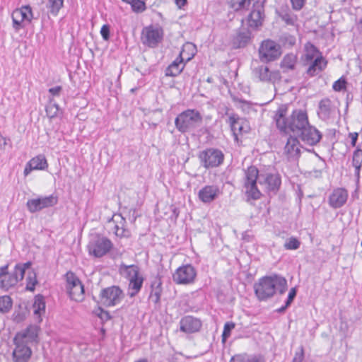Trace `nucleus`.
<instances>
[{"label": "nucleus", "instance_id": "nucleus-1", "mask_svg": "<svg viewBox=\"0 0 362 362\" xmlns=\"http://www.w3.org/2000/svg\"><path fill=\"white\" fill-rule=\"evenodd\" d=\"M286 112L287 108L285 106H281L276 110L274 117L276 127L281 132H293L298 136L309 123L307 112L296 109L288 117H286Z\"/></svg>", "mask_w": 362, "mask_h": 362}, {"label": "nucleus", "instance_id": "nucleus-2", "mask_svg": "<svg viewBox=\"0 0 362 362\" xmlns=\"http://www.w3.org/2000/svg\"><path fill=\"white\" fill-rule=\"evenodd\" d=\"M254 289L259 300H267L276 292L284 294L287 289V281L282 276L276 274L265 276L255 284Z\"/></svg>", "mask_w": 362, "mask_h": 362}, {"label": "nucleus", "instance_id": "nucleus-3", "mask_svg": "<svg viewBox=\"0 0 362 362\" xmlns=\"http://www.w3.org/2000/svg\"><path fill=\"white\" fill-rule=\"evenodd\" d=\"M203 122L201 113L196 109H187L175 119L176 129L182 134L194 132Z\"/></svg>", "mask_w": 362, "mask_h": 362}, {"label": "nucleus", "instance_id": "nucleus-4", "mask_svg": "<svg viewBox=\"0 0 362 362\" xmlns=\"http://www.w3.org/2000/svg\"><path fill=\"white\" fill-rule=\"evenodd\" d=\"M265 0H256L253 5L247 10L249 13L241 20V23L254 31H257L262 27L265 20L264 12Z\"/></svg>", "mask_w": 362, "mask_h": 362}, {"label": "nucleus", "instance_id": "nucleus-5", "mask_svg": "<svg viewBox=\"0 0 362 362\" xmlns=\"http://www.w3.org/2000/svg\"><path fill=\"white\" fill-rule=\"evenodd\" d=\"M224 153L216 148H207L198 154L200 165L205 169L215 168L223 164Z\"/></svg>", "mask_w": 362, "mask_h": 362}, {"label": "nucleus", "instance_id": "nucleus-6", "mask_svg": "<svg viewBox=\"0 0 362 362\" xmlns=\"http://www.w3.org/2000/svg\"><path fill=\"white\" fill-rule=\"evenodd\" d=\"M124 297L123 291L118 286H111L100 291V303L105 307L118 305Z\"/></svg>", "mask_w": 362, "mask_h": 362}, {"label": "nucleus", "instance_id": "nucleus-7", "mask_svg": "<svg viewBox=\"0 0 362 362\" xmlns=\"http://www.w3.org/2000/svg\"><path fill=\"white\" fill-rule=\"evenodd\" d=\"M33 18L32 8L29 5L15 9L11 14L13 28L16 32L24 28Z\"/></svg>", "mask_w": 362, "mask_h": 362}, {"label": "nucleus", "instance_id": "nucleus-8", "mask_svg": "<svg viewBox=\"0 0 362 362\" xmlns=\"http://www.w3.org/2000/svg\"><path fill=\"white\" fill-rule=\"evenodd\" d=\"M281 54V46L272 40H264L259 48V59L264 62L274 61Z\"/></svg>", "mask_w": 362, "mask_h": 362}, {"label": "nucleus", "instance_id": "nucleus-9", "mask_svg": "<svg viewBox=\"0 0 362 362\" xmlns=\"http://www.w3.org/2000/svg\"><path fill=\"white\" fill-rule=\"evenodd\" d=\"M113 247L112 241L106 237L96 235L89 243V252L95 257H102Z\"/></svg>", "mask_w": 362, "mask_h": 362}, {"label": "nucleus", "instance_id": "nucleus-10", "mask_svg": "<svg viewBox=\"0 0 362 362\" xmlns=\"http://www.w3.org/2000/svg\"><path fill=\"white\" fill-rule=\"evenodd\" d=\"M21 335L13 337V342L15 347L12 352L13 362H29L33 355L31 348L28 343L21 341Z\"/></svg>", "mask_w": 362, "mask_h": 362}, {"label": "nucleus", "instance_id": "nucleus-11", "mask_svg": "<svg viewBox=\"0 0 362 362\" xmlns=\"http://www.w3.org/2000/svg\"><path fill=\"white\" fill-rule=\"evenodd\" d=\"M58 202V198L54 194L28 199L26 206L30 213L38 212L44 209L54 206Z\"/></svg>", "mask_w": 362, "mask_h": 362}, {"label": "nucleus", "instance_id": "nucleus-12", "mask_svg": "<svg viewBox=\"0 0 362 362\" xmlns=\"http://www.w3.org/2000/svg\"><path fill=\"white\" fill-rule=\"evenodd\" d=\"M197 271L192 264L178 267L173 275V281L177 284H189L194 282Z\"/></svg>", "mask_w": 362, "mask_h": 362}, {"label": "nucleus", "instance_id": "nucleus-13", "mask_svg": "<svg viewBox=\"0 0 362 362\" xmlns=\"http://www.w3.org/2000/svg\"><path fill=\"white\" fill-rule=\"evenodd\" d=\"M163 31L161 28L149 26L142 31L141 40L144 45L149 47H156L162 41Z\"/></svg>", "mask_w": 362, "mask_h": 362}, {"label": "nucleus", "instance_id": "nucleus-14", "mask_svg": "<svg viewBox=\"0 0 362 362\" xmlns=\"http://www.w3.org/2000/svg\"><path fill=\"white\" fill-rule=\"evenodd\" d=\"M301 141L309 146L317 144L322 137V133L310 123L298 134Z\"/></svg>", "mask_w": 362, "mask_h": 362}, {"label": "nucleus", "instance_id": "nucleus-15", "mask_svg": "<svg viewBox=\"0 0 362 362\" xmlns=\"http://www.w3.org/2000/svg\"><path fill=\"white\" fill-rule=\"evenodd\" d=\"M226 115L228 116L227 122L228 123L230 130L233 132V135L235 139H238V136L239 134L247 132V129H245V128L247 127L246 120L240 117L239 115L235 113L229 114L227 112Z\"/></svg>", "mask_w": 362, "mask_h": 362}, {"label": "nucleus", "instance_id": "nucleus-16", "mask_svg": "<svg viewBox=\"0 0 362 362\" xmlns=\"http://www.w3.org/2000/svg\"><path fill=\"white\" fill-rule=\"evenodd\" d=\"M262 180H263L266 189L269 193L276 194L279 190L281 184V177L279 173L260 174V184L262 183Z\"/></svg>", "mask_w": 362, "mask_h": 362}, {"label": "nucleus", "instance_id": "nucleus-17", "mask_svg": "<svg viewBox=\"0 0 362 362\" xmlns=\"http://www.w3.org/2000/svg\"><path fill=\"white\" fill-rule=\"evenodd\" d=\"M221 194L222 190L220 187L218 185H211L202 187L199 191L198 197L203 203L209 204L218 199Z\"/></svg>", "mask_w": 362, "mask_h": 362}, {"label": "nucleus", "instance_id": "nucleus-18", "mask_svg": "<svg viewBox=\"0 0 362 362\" xmlns=\"http://www.w3.org/2000/svg\"><path fill=\"white\" fill-rule=\"evenodd\" d=\"M252 30L247 28H240L232 39V45L235 49L245 47L252 40Z\"/></svg>", "mask_w": 362, "mask_h": 362}, {"label": "nucleus", "instance_id": "nucleus-19", "mask_svg": "<svg viewBox=\"0 0 362 362\" xmlns=\"http://www.w3.org/2000/svg\"><path fill=\"white\" fill-rule=\"evenodd\" d=\"M202 326L201 320L191 315L185 316L180 321V331L187 334L199 332Z\"/></svg>", "mask_w": 362, "mask_h": 362}, {"label": "nucleus", "instance_id": "nucleus-20", "mask_svg": "<svg viewBox=\"0 0 362 362\" xmlns=\"http://www.w3.org/2000/svg\"><path fill=\"white\" fill-rule=\"evenodd\" d=\"M252 74L262 82H273L280 77L279 71H270L269 67L264 64L254 67Z\"/></svg>", "mask_w": 362, "mask_h": 362}, {"label": "nucleus", "instance_id": "nucleus-21", "mask_svg": "<svg viewBox=\"0 0 362 362\" xmlns=\"http://www.w3.org/2000/svg\"><path fill=\"white\" fill-rule=\"evenodd\" d=\"M300 144L296 136H290L284 147V153L288 160H298L300 156Z\"/></svg>", "mask_w": 362, "mask_h": 362}, {"label": "nucleus", "instance_id": "nucleus-22", "mask_svg": "<svg viewBox=\"0 0 362 362\" xmlns=\"http://www.w3.org/2000/svg\"><path fill=\"white\" fill-rule=\"evenodd\" d=\"M348 196V192L344 188H336L329 194L328 203L332 208L339 209L346 204Z\"/></svg>", "mask_w": 362, "mask_h": 362}, {"label": "nucleus", "instance_id": "nucleus-23", "mask_svg": "<svg viewBox=\"0 0 362 362\" xmlns=\"http://www.w3.org/2000/svg\"><path fill=\"white\" fill-rule=\"evenodd\" d=\"M112 221L114 223V233L117 237L129 238L131 235L130 230L126 227V219L121 214H115Z\"/></svg>", "mask_w": 362, "mask_h": 362}, {"label": "nucleus", "instance_id": "nucleus-24", "mask_svg": "<svg viewBox=\"0 0 362 362\" xmlns=\"http://www.w3.org/2000/svg\"><path fill=\"white\" fill-rule=\"evenodd\" d=\"M308 65V67L306 70V74L309 77H314L321 73L327 65V61L322 55L317 56L315 59L311 61Z\"/></svg>", "mask_w": 362, "mask_h": 362}, {"label": "nucleus", "instance_id": "nucleus-25", "mask_svg": "<svg viewBox=\"0 0 362 362\" xmlns=\"http://www.w3.org/2000/svg\"><path fill=\"white\" fill-rule=\"evenodd\" d=\"M332 101L328 98H324L319 103L317 110L318 117L324 121L329 119L334 113Z\"/></svg>", "mask_w": 362, "mask_h": 362}, {"label": "nucleus", "instance_id": "nucleus-26", "mask_svg": "<svg viewBox=\"0 0 362 362\" xmlns=\"http://www.w3.org/2000/svg\"><path fill=\"white\" fill-rule=\"evenodd\" d=\"M322 53L320 50L310 42H308L304 46V53L301 56L303 65H308L311 61L314 60L317 56H320Z\"/></svg>", "mask_w": 362, "mask_h": 362}, {"label": "nucleus", "instance_id": "nucleus-27", "mask_svg": "<svg viewBox=\"0 0 362 362\" xmlns=\"http://www.w3.org/2000/svg\"><path fill=\"white\" fill-rule=\"evenodd\" d=\"M184 49L180 52V55L173 61L166 69L165 75L168 76H177L183 70L185 64H183V59L182 57Z\"/></svg>", "mask_w": 362, "mask_h": 362}, {"label": "nucleus", "instance_id": "nucleus-28", "mask_svg": "<svg viewBox=\"0 0 362 362\" xmlns=\"http://www.w3.org/2000/svg\"><path fill=\"white\" fill-rule=\"evenodd\" d=\"M45 298L41 294H37L34 298V303L33 304V313L36 317L38 322H42V315L45 313Z\"/></svg>", "mask_w": 362, "mask_h": 362}, {"label": "nucleus", "instance_id": "nucleus-29", "mask_svg": "<svg viewBox=\"0 0 362 362\" xmlns=\"http://www.w3.org/2000/svg\"><path fill=\"white\" fill-rule=\"evenodd\" d=\"M162 282L160 279H156L151 283V291L149 295V300L153 302L156 306L159 307L160 304V296L162 293Z\"/></svg>", "mask_w": 362, "mask_h": 362}, {"label": "nucleus", "instance_id": "nucleus-30", "mask_svg": "<svg viewBox=\"0 0 362 362\" xmlns=\"http://www.w3.org/2000/svg\"><path fill=\"white\" fill-rule=\"evenodd\" d=\"M129 281V286H128V295L132 298L134 297L136 295H137L139 291H141L143 283L144 281V277L142 275L139 274L136 275V277H133L130 279Z\"/></svg>", "mask_w": 362, "mask_h": 362}, {"label": "nucleus", "instance_id": "nucleus-31", "mask_svg": "<svg viewBox=\"0 0 362 362\" xmlns=\"http://www.w3.org/2000/svg\"><path fill=\"white\" fill-rule=\"evenodd\" d=\"M229 362H266L263 356L260 354H248L246 353L235 354L232 356Z\"/></svg>", "mask_w": 362, "mask_h": 362}, {"label": "nucleus", "instance_id": "nucleus-32", "mask_svg": "<svg viewBox=\"0 0 362 362\" xmlns=\"http://www.w3.org/2000/svg\"><path fill=\"white\" fill-rule=\"evenodd\" d=\"M119 272L124 278L129 280L133 277H136L140 273V269L136 264L127 265L122 263L119 267Z\"/></svg>", "mask_w": 362, "mask_h": 362}, {"label": "nucleus", "instance_id": "nucleus-33", "mask_svg": "<svg viewBox=\"0 0 362 362\" xmlns=\"http://www.w3.org/2000/svg\"><path fill=\"white\" fill-rule=\"evenodd\" d=\"M297 64V56L293 53L286 54L282 59L280 66L284 73L295 69Z\"/></svg>", "mask_w": 362, "mask_h": 362}, {"label": "nucleus", "instance_id": "nucleus-34", "mask_svg": "<svg viewBox=\"0 0 362 362\" xmlns=\"http://www.w3.org/2000/svg\"><path fill=\"white\" fill-rule=\"evenodd\" d=\"M31 266L32 262L30 261L25 263H17L14 267L13 271L10 272V274H12L14 279H16V281L18 283L23 279L25 271L29 269Z\"/></svg>", "mask_w": 362, "mask_h": 362}, {"label": "nucleus", "instance_id": "nucleus-35", "mask_svg": "<svg viewBox=\"0 0 362 362\" xmlns=\"http://www.w3.org/2000/svg\"><path fill=\"white\" fill-rule=\"evenodd\" d=\"M255 1L256 0H229L228 4L235 12H240L248 10Z\"/></svg>", "mask_w": 362, "mask_h": 362}, {"label": "nucleus", "instance_id": "nucleus-36", "mask_svg": "<svg viewBox=\"0 0 362 362\" xmlns=\"http://www.w3.org/2000/svg\"><path fill=\"white\" fill-rule=\"evenodd\" d=\"M21 335L22 337L21 341L28 343V340L35 341L38 335V327L37 326L30 325L25 330L16 334L15 337Z\"/></svg>", "mask_w": 362, "mask_h": 362}, {"label": "nucleus", "instance_id": "nucleus-37", "mask_svg": "<svg viewBox=\"0 0 362 362\" xmlns=\"http://www.w3.org/2000/svg\"><path fill=\"white\" fill-rule=\"evenodd\" d=\"M352 165L355 168V176L358 180L360 178V172L362 165V150L359 148L353 153Z\"/></svg>", "mask_w": 362, "mask_h": 362}, {"label": "nucleus", "instance_id": "nucleus-38", "mask_svg": "<svg viewBox=\"0 0 362 362\" xmlns=\"http://www.w3.org/2000/svg\"><path fill=\"white\" fill-rule=\"evenodd\" d=\"M30 165L35 170H45L48 168V163L45 156L42 154L37 155L29 160Z\"/></svg>", "mask_w": 362, "mask_h": 362}, {"label": "nucleus", "instance_id": "nucleus-39", "mask_svg": "<svg viewBox=\"0 0 362 362\" xmlns=\"http://www.w3.org/2000/svg\"><path fill=\"white\" fill-rule=\"evenodd\" d=\"M70 298L75 301L81 302L84 299V286L83 284L78 285L66 291Z\"/></svg>", "mask_w": 362, "mask_h": 362}, {"label": "nucleus", "instance_id": "nucleus-40", "mask_svg": "<svg viewBox=\"0 0 362 362\" xmlns=\"http://www.w3.org/2000/svg\"><path fill=\"white\" fill-rule=\"evenodd\" d=\"M245 178L244 185L257 183V180H259V170L255 166H250L245 173Z\"/></svg>", "mask_w": 362, "mask_h": 362}, {"label": "nucleus", "instance_id": "nucleus-41", "mask_svg": "<svg viewBox=\"0 0 362 362\" xmlns=\"http://www.w3.org/2000/svg\"><path fill=\"white\" fill-rule=\"evenodd\" d=\"M64 279L66 281V291L75 288L78 285L82 284L79 278L71 271H68L64 274Z\"/></svg>", "mask_w": 362, "mask_h": 362}, {"label": "nucleus", "instance_id": "nucleus-42", "mask_svg": "<svg viewBox=\"0 0 362 362\" xmlns=\"http://www.w3.org/2000/svg\"><path fill=\"white\" fill-rule=\"evenodd\" d=\"M64 0H48L47 8L52 16H57L59 10L63 6Z\"/></svg>", "mask_w": 362, "mask_h": 362}, {"label": "nucleus", "instance_id": "nucleus-43", "mask_svg": "<svg viewBox=\"0 0 362 362\" xmlns=\"http://www.w3.org/2000/svg\"><path fill=\"white\" fill-rule=\"evenodd\" d=\"M18 284L16 279L12 276L10 272H8L6 276L0 280V288L8 291L10 288L16 286Z\"/></svg>", "mask_w": 362, "mask_h": 362}, {"label": "nucleus", "instance_id": "nucleus-44", "mask_svg": "<svg viewBox=\"0 0 362 362\" xmlns=\"http://www.w3.org/2000/svg\"><path fill=\"white\" fill-rule=\"evenodd\" d=\"M38 284V281L37 279V274L32 269L28 272V276L26 277V290L30 291H34L35 289V286Z\"/></svg>", "mask_w": 362, "mask_h": 362}, {"label": "nucleus", "instance_id": "nucleus-45", "mask_svg": "<svg viewBox=\"0 0 362 362\" xmlns=\"http://www.w3.org/2000/svg\"><path fill=\"white\" fill-rule=\"evenodd\" d=\"M279 15L282 21H284L287 25H294L297 20L296 16L288 10H281Z\"/></svg>", "mask_w": 362, "mask_h": 362}, {"label": "nucleus", "instance_id": "nucleus-46", "mask_svg": "<svg viewBox=\"0 0 362 362\" xmlns=\"http://www.w3.org/2000/svg\"><path fill=\"white\" fill-rule=\"evenodd\" d=\"M246 189V194L248 197L257 200L260 198L261 192L257 187V183L244 185Z\"/></svg>", "mask_w": 362, "mask_h": 362}, {"label": "nucleus", "instance_id": "nucleus-47", "mask_svg": "<svg viewBox=\"0 0 362 362\" xmlns=\"http://www.w3.org/2000/svg\"><path fill=\"white\" fill-rule=\"evenodd\" d=\"M13 301L8 296L0 297V312L2 313H8L12 308Z\"/></svg>", "mask_w": 362, "mask_h": 362}, {"label": "nucleus", "instance_id": "nucleus-48", "mask_svg": "<svg viewBox=\"0 0 362 362\" xmlns=\"http://www.w3.org/2000/svg\"><path fill=\"white\" fill-rule=\"evenodd\" d=\"M45 111L47 117L54 118L57 116L60 111V108L59 105L55 103H52V100H50L49 103L46 106Z\"/></svg>", "mask_w": 362, "mask_h": 362}, {"label": "nucleus", "instance_id": "nucleus-49", "mask_svg": "<svg viewBox=\"0 0 362 362\" xmlns=\"http://www.w3.org/2000/svg\"><path fill=\"white\" fill-rule=\"evenodd\" d=\"M300 242L296 238H290L285 243L284 248L289 250H295L300 247Z\"/></svg>", "mask_w": 362, "mask_h": 362}, {"label": "nucleus", "instance_id": "nucleus-50", "mask_svg": "<svg viewBox=\"0 0 362 362\" xmlns=\"http://www.w3.org/2000/svg\"><path fill=\"white\" fill-rule=\"evenodd\" d=\"M132 9L135 13H142L146 9V4L142 0H134L131 4Z\"/></svg>", "mask_w": 362, "mask_h": 362}, {"label": "nucleus", "instance_id": "nucleus-51", "mask_svg": "<svg viewBox=\"0 0 362 362\" xmlns=\"http://www.w3.org/2000/svg\"><path fill=\"white\" fill-rule=\"evenodd\" d=\"M235 327V324L233 322H227L224 325L223 331L222 333L223 340H226L230 336V332Z\"/></svg>", "mask_w": 362, "mask_h": 362}, {"label": "nucleus", "instance_id": "nucleus-52", "mask_svg": "<svg viewBox=\"0 0 362 362\" xmlns=\"http://www.w3.org/2000/svg\"><path fill=\"white\" fill-rule=\"evenodd\" d=\"M347 82L345 78L343 77L340 78L335 82H334L332 85V88L335 91H341L343 90H345L346 88Z\"/></svg>", "mask_w": 362, "mask_h": 362}, {"label": "nucleus", "instance_id": "nucleus-53", "mask_svg": "<svg viewBox=\"0 0 362 362\" xmlns=\"http://www.w3.org/2000/svg\"><path fill=\"white\" fill-rule=\"evenodd\" d=\"M95 314L103 322H107L112 318L110 313L101 308H98L95 311Z\"/></svg>", "mask_w": 362, "mask_h": 362}, {"label": "nucleus", "instance_id": "nucleus-54", "mask_svg": "<svg viewBox=\"0 0 362 362\" xmlns=\"http://www.w3.org/2000/svg\"><path fill=\"white\" fill-rule=\"evenodd\" d=\"M110 25L105 24L100 29V34L103 40H108L110 39Z\"/></svg>", "mask_w": 362, "mask_h": 362}, {"label": "nucleus", "instance_id": "nucleus-55", "mask_svg": "<svg viewBox=\"0 0 362 362\" xmlns=\"http://www.w3.org/2000/svg\"><path fill=\"white\" fill-rule=\"evenodd\" d=\"M296 294H297V288L296 287L291 288V290L289 291L287 299L285 302L287 304V305H289V306L291 305L293 300L296 298Z\"/></svg>", "mask_w": 362, "mask_h": 362}, {"label": "nucleus", "instance_id": "nucleus-56", "mask_svg": "<svg viewBox=\"0 0 362 362\" xmlns=\"http://www.w3.org/2000/svg\"><path fill=\"white\" fill-rule=\"evenodd\" d=\"M291 1L293 8L296 11L300 10L305 3V0H291Z\"/></svg>", "mask_w": 362, "mask_h": 362}, {"label": "nucleus", "instance_id": "nucleus-57", "mask_svg": "<svg viewBox=\"0 0 362 362\" xmlns=\"http://www.w3.org/2000/svg\"><path fill=\"white\" fill-rule=\"evenodd\" d=\"M304 358L303 349L301 347L299 351L296 352L292 362H303Z\"/></svg>", "mask_w": 362, "mask_h": 362}, {"label": "nucleus", "instance_id": "nucleus-58", "mask_svg": "<svg viewBox=\"0 0 362 362\" xmlns=\"http://www.w3.org/2000/svg\"><path fill=\"white\" fill-rule=\"evenodd\" d=\"M62 86H54V87H52V88H50L49 89V93L52 95V96H57L59 95L60 92L62 91Z\"/></svg>", "mask_w": 362, "mask_h": 362}, {"label": "nucleus", "instance_id": "nucleus-59", "mask_svg": "<svg viewBox=\"0 0 362 362\" xmlns=\"http://www.w3.org/2000/svg\"><path fill=\"white\" fill-rule=\"evenodd\" d=\"M349 136L351 138V144L352 146H356L358 134L356 132L349 133Z\"/></svg>", "mask_w": 362, "mask_h": 362}, {"label": "nucleus", "instance_id": "nucleus-60", "mask_svg": "<svg viewBox=\"0 0 362 362\" xmlns=\"http://www.w3.org/2000/svg\"><path fill=\"white\" fill-rule=\"evenodd\" d=\"M8 264L0 267V279L1 280L8 273Z\"/></svg>", "mask_w": 362, "mask_h": 362}, {"label": "nucleus", "instance_id": "nucleus-61", "mask_svg": "<svg viewBox=\"0 0 362 362\" xmlns=\"http://www.w3.org/2000/svg\"><path fill=\"white\" fill-rule=\"evenodd\" d=\"M8 140L6 137L0 135V149H5Z\"/></svg>", "mask_w": 362, "mask_h": 362}, {"label": "nucleus", "instance_id": "nucleus-62", "mask_svg": "<svg viewBox=\"0 0 362 362\" xmlns=\"http://www.w3.org/2000/svg\"><path fill=\"white\" fill-rule=\"evenodd\" d=\"M35 169L32 168L31 165H30V163H27V164L25 165V169H24V171H23V174L25 176H28L30 172L32 170H34Z\"/></svg>", "mask_w": 362, "mask_h": 362}, {"label": "nucleus", "instance_id": "nucleus-63", "mask_svg": "<svg viewBox=\"0 0 362 362\" xmlns=\"http://www.w3.org/2000/svg\"><path fill=\"white\" fill-rule=\"evenodd\" d=\"M175 4H177V6L179 8H182V7L185 6L187 3V0H175Z\"/></svg>", "mask_w": 362, "mask_h": 362}, {"label": "nucleus", "instance_id": "nucleus-64", "mask_svg": "<svg viewBox=\"0 0 362 362\" xmlns=\"http://www.w3.org/2000/svg\"><path fill=\"white\" fill-rule=\"evenodd\" d=\"M288 307H289V305H287L285 303V305L277 309L276 311L280 313H284Z\"/></svg>", "mask_w": 362, "mask_h": 362}]
</instances>
